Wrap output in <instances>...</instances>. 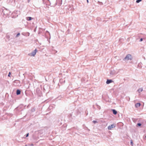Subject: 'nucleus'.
Returning a JSON list of instances; mask_svg holds the SVG:
<instances>
[{
  "mask_svg": "<svg viewBox=\"0 0 146 146\" xmlns=\"http://www.w3.org/2000/svg\"><path fill=\"white\" fill-rule=\"evenodd\" d=\"M140 105L141 104L140 103H137L135 104V107L137 108L139 107Z\"/></svg>",
  "mask_w": 146,
  "mask_h": 146,
  "instance_id": "nucleus-10",
  "label": "nucleus"
},
{
  "mask_svg": "<svg viewBox=\"0 0 146 146\" xmlns=\"http://www.w3.org/2000/svg\"><path fill=\"white\" fill-rule=\"evenodd\" d=\"M110 74L111 76H113L116 74V72L114 70L111 69L110 70Z\"/></svg>",
  "mask_w": 146,
  "mask_h": 146,
  "instance_id": "nucleus-4",
  "label": "nucleus"
},
{
  "mask_svg": "<svg viewBox=\"0 0 146 146\" xmlns=\"http://www.w3.org/2000/svg\"><path fill=\"white\" fill-rule=\"evenodd\" d=\"M33 19V18L31 17H26V20L28 21H30Z\"/></svg>",
  "mask_w": 146,
  "mask_h": 146,
  "instance_id": "nucleus-7",
  "label": "nucleus"
},
{
  "mask_svg": "<svg viewBox=\"0 0 146 146\" xmlns=\"http://www.w3.org/2000/svg\"><path fill=\"white\" fill-rule=\"evenodd\" d=\"M138 119L136 118H132V120L133 122H135Z\"/></svg>",
  "mask_w": 146,
  "mask_h": 146,
  "instance_id": "nucleus-13",
  "label": "nucleus"
},
{
  "mask_svg": "<svg viewBox=\"0 0 146 146\" xmlns=\"http://www.w3.org/2000/svg\"><path fill=\"white\" fill-rule=\"evenodd\" d=\"M6 37L7 39H9V40H10V36L8 35L7 34V35H6Z\"/></svg>",
  "mask_w": 146,
  "mask_h": 146,
  "instance_id": "nucleus-12",
  "label": "nucleus"
},
{
  "mask_svg": "<svg viewBox=\"0 0 146 146\" xmlns=\"http://www.w3.org/2000/svg\"><path fill=\"white\" fill-rule=\"evenodd\" d=\"M143 90V88H140L138 89L137 91L139 93H140Z\"/></svg>",
  "mask_w": 146,
  "mask_h": 146,
  "instance_id": "nucleus-11",
  "label": "nucleus"
},
{
  "mask_svg": "<svg viewBox=\"0 0 146 146\" xmlns=\"http://www.w3.org/2000/svg\"><path fill=\"white\" fill-rule=\"evenodd\" d=\"M116 125L115 124H113L111 125H109L108 127V129L109 130H111L112 128H114L115 127Z\"/></svg>",
  "mask_w": 146,
  "mask_h": 146,
  "instance_id": "nucleus-3",
  "label": "nucleus"
},
{
  "mask_svg": "<svg viewBox=\"0 0 146 146\" xmlns=\"http://www.w3.org/2000/svg\"><path fill=\"white\" fill-rule=\"evenodd\" d=\"M11 74V73L10 72H9V74L8 75V76L10 77V75Z\"/></svg>",
  "mask_w": 146,
  "mask_h": 146,
  "instance_id": "nucleus-23",
  "label": "nucleus"
},
{
  "mask_svg": "<svg viewBox=\"0 0 146 146\" xmlns=\"http://www.w3.org/2000/svg\"><path fill=\"white\" fill-rule=\"evenodd\" d=\"M26 146H34L33 144H31V145H26Z\"/></svg>",
  "mask_w": 146,
  "mask_h": 146,
  "instance_id": "nucleus-20",
  "label": "nucleus"
},
{
  "mask_svg": "<svg viewBox=\"0 0 146 146\" xmlns=\"http://www.w3.org/2000/svg\"><path fill=\"white\" fill-rule=\"evenodd\" d=\"M37 51V50L36 49L32 51L31 53L28 54V55L30 56H34L36 54V52Z\"/></svg>",
  "mask_w": 146,
  "mask_h": 146,
  "instance_id": "nucleus-2",
  "label": "nucleus"
},
{
  "mask_svg": "<svg viewBox=\"0 0 146 146\" xmlns=\"http://www.w3.org/2000/svg\"><path fill=\"white\" fill-rule=\"evenodd\" d=\"M132 59V57L131 55L130 54H127L126 56V57L124 58L123 59V60L124 61H125L126 60H131Z\"/></svg>",
  "mask_w": 146,
  "mask_h": 146,
  "instance_id": "nucleus-1",
  "label": "nucleus"
},
{
  "mask_svg": "<svg viewBox=\"0 0 146 146\" xmlns=\"http://www.w3.org/2000/svg\"><path fill=\"white\" fill-rule=\"evenodd\" d=\"M143 40V38H140L139 41L141 42Z\"/></svg>",
  "mask_w": 146,
  "mask_h": 146,
  "instance_id": "nucleus-22",
  "label": "nucleus"
},
{
  "mask_svg": "<svg viewBox=\"0 0 146 146\" xmlns=\"http://www.w3.org/2000/svg\"><path fill=\"white\" fill-rule=\"evenodd\" d=\"M112 81V80H111L108 79L106 82V83L107 84H108L111 83Z\"/></svg>",
  "mask_w": 146,
  "mask_h": 146,
  "instance_id": "nucleus-6",
  "label": "nucleus"
},
{
  "mask_svg": "<svg viewBox=\"0 0 146 146\" xmlns=\"http://www.w3.org/2000/svg\"><path fill=\"white\" fill-rule=\"evenodd\" d=\"M87 0V3H89V1L88 0Z\"/></svg>",
  "mask_w": 146,
  "mask_h": 146,
  "instance_id": "nucleus-26",
  "label": "nucleus"
},
{
  "mask_svg": "<svg viewBox=\"0 0 146 146\" xmlns=\"http://www.w3.org/2000/svg\"><path fill=\"white\" fill-rule=\"evenodd\" d=\"M142 0H137L136 1V3H138L140 1H141Z\"/></svg>",
  "mask_w": 146,
  "mask_h": 146,
  "instance_id": "nucleus-15",
  "label": "nucleus"
},
{
  "mask_svg": "<svg viewBox=\"0 0 146 146\" xmlns=\"http://www.w3.org/2000/svg\"><path fill=\"white\" fill-rule=\"evenodd\" d=\"M29 133H28L26 135V137H27L28 136H29Z\"/></svg>",
  "mask_w": 146,
  "mask_h": 146,
  "instance_id": "nucleus-24",
  "label": "nucleus"
},
{
  "mask_svg": "<svg viewBox=\"0 0 146 146\" xmlns=\"http://www.w3.org/2000/svg\"><path fill=\"white\" fill-rule=\"evenodd\" d=\"M35 110V109L34 108H32L31 109V111L32 112H34Z\"/></svg>",
  "mask_w": 146,
  "mask_h": 146,
  "instance_id": "nucleus-14",
  "label": "nucleus"
},
{
  "mask_svg": "<svg viewBox=\"0 0 146 146\" xmlns=\"http://www.w3.org/2000/svg\"><path fill=\"white\" fill-rule=\"evenodd\" d=\"M98 108L99 110L100 109V107L99 106H98Z\"/></svg>",
  "mask_w": 146,
  "mask_h": 146,
  "instance_id": "nucleus-25",
  "label": "nucleus"
},
{
  "mask_svg": "<svg viewBox=\"0 0 146 146\" xmlns=\"http://www.w3.org/2000/svg\"><path fill=\"white\" fill-rule=\"evenodd\" d=\"M130 144H131V146H133V141H132V140H131V141H130Z\"/></svg>",
  "mask_w": 146,
  "mask_h": 146,
  "instance_id": "nucleus-16",
  "label": "nucleus"
},
{
  "mask_svg": "<svg viewBox=\"0 0 146 146\" xmlns=\"http://www.w3.org/2000/svg\"><path fill=\"white\" fill-rule=\"evenodd\" d=\"M93 123H96L97 122V121H95V120H94L93 121Z\"/></svg>",
  "mask_w": 146,
  "mask_h": 146,
  "instance_id": "nucleus-21",
  "label": "nucleus"
},
{
  "mask_svg": "<svg viewBox=\"0 0 146 146\" xmlns=\"http://www.w3.org/2000/svg\"><path fill=\"white\" fill-rule=\"evenodd\" d=\"M137 125L139 126H140L141 125V123H138L137 124Z\"/></svg>",
  "mask_w": 146,
  "mask_h": 146,
  "instance_id": "nucleus-17",
  "label": "nucleus"
},
{
  "mask_svg": "<svg viewBox=\"0 0 146 146\" xmlns=\"http://www.w3.org/2000/svg\"><path fill=\"white\" fill-rule=\"evenodd\" d=\"M20 35V33H18L16 36V37H18V36L19 35Z\"/></svg>",
  "mask_w": 146,
  "mask_h": 146,
  "instance_id": "nucleus-18",
  "label": "nucleus"
},
{
  "mask_svg": "<svg viewBox=\"0 0 146 146\" xmlns=\"http://www.w3.org/2000/svg\"><path fill=\"white\" fill-rule=\"evenodd\" d=\"M21 91L19 89H17L16 91V94L17 95H19L20 94Z\"/></svg>",
  "mask_w": 146,
  "mask_h": 146,
  "instance_id": "nucleus-8",
  "label": "nucleus"
},
{
  "mask_svg": "<svg viewBox=\"0 0 146 146\" xmlns=\"http://www.w3.org/2000/svg\"><path fill=\"white\" fill-rule=\"evenodd\" d=\"M113 113L114 115H116L117 113V111L115 109H112L111 110Z\"/></svg>",
  "mask_w": 146,
  "mask_h": 146,
  "instance_id": "nucleus-9",
  "label": "nucleus"
},
{
  "mask_svg": "<svg viewBox=\"0 0 146 146\" xmlns=\"http://www.w3.org/2000/svg\"><path fill=\"white\" fill-rule=\"evenodd\" d=\"M38 89H37V90H36V92L37 93L38 95V96H41L42 94V93H41V91H39V90L38 91Z\"/></svg>",
  "mask_w": 146,
  "mask_h": 146,
  "instance_id": "nucleus-5",
  "label": "nucleus"
},
{
  "mask_svg": "<svg viewBox=\"0 0 146 146\" xmlns=\"http://www.w3.org/2000/svg\"><path fill=\"white\" fill-rule=\"evenodd\" d=\"M30 33L29 32H27L26 33V35L28 36H29Z\"/></svg>",
  "mask_w": 146,
  "mask_h": 146,
  "instance_id": "nucleus-19",
  "label": "nucleus"
}]
</instances>
